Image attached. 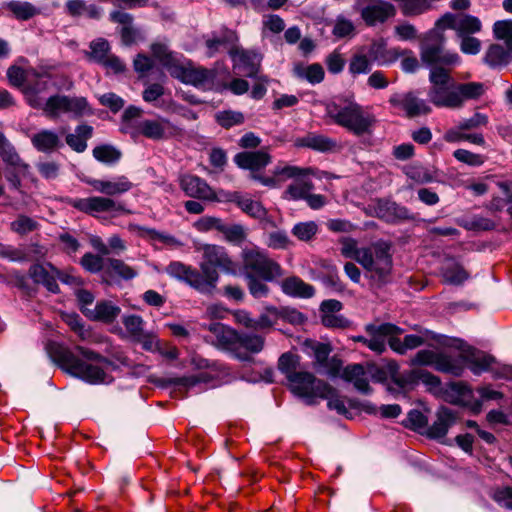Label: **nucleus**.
<instances>
[{
	"instance_id": "nucleus-38",
	"label": "nucleus",
	"mask_w": 512,
	"mask_h": 512,
	"mask_svg": "<svg viewBox=\"0 0 512 512\" xmlns=\"http://www.w3.org/2000/svg\"><path fill=\"white\" fill-rule=\"evenodd\" d=\"M208 330L216 337L218 345L222 348H230L237 343L238 332L222 323H212Z\"/></svg>"
},
{
	"instance_id": "nucleus-19",
	"label": "nucleus",
	"mask_w": 512,
	"mask_h": 512,
	"mask_svg": "<svg viewBox=\"0 0 512 512\" xmlns=\"http://www.w3.org/2000/svg\"><path fill=\"white\" fill-rule=\"evenodd\" d=\"M378 369L374 365L363 366L361 364L348 365L342 372V377L353 383L354 387L361 393L368 394L371 392L369 385L370 379L381 380L377 377Z\"/></svg>"
},
{
	"instance_id": "nucleus-46",
	"label": "nucleus",
	"mask_w": 512,
	"mask_h": 512,
	"mask_svg": "<svg viewBox=\"0 0 512 512\" xmlns=\"http://www.w3.org/2000/svg\"><path fill=\"white\" fill-rule=\"evenodd\" d=\"M236 204L243 212L256 219H263L266 216V209L258 201L251 199L248 196L239 195Z\"/></svg>"
},
{
	"instance_id": "nucleus-58",
	"label": "nucleus",
	"mask_w": 512,
	"mask_h": 512,
	"mask_svg": "<svg viewBox=\"0 0 512 512\" xmlns=\"http://www.w3.org/2000/svg\"><path fill=\"white\" fill-rule=\"evenodd\" d=\"M394 34L400 41H413L418 39L416 27L409 22H402L394 27Z\"/></svg>"
},
{
	"instance_id": "nucleus-11",
	"label": "nucleus",
	"mask_w": 512,
	"mask_h": 512,
	"mask_svg": "<svg viewBox=\"0 0 512 512\" xmlns=\"http://www.w3.org/2000/svg\"><path fill=\"white\" fill-rule=\"evenodd\" d=\"M45 115L51 118H57L61 114L82 115L87 109V101L83 97H68L64 95H53L47 98L44 105L40 108Z\"/></svg>"
},
{
	"instance_id": "nucleus-22",
	"label": "nucleus",
	"mask_w": 512,
	"mask_h": 512,
	"mask_svg": "<svg viewBox=\"0 0 512 512\" xmlns=\"http://www.w3.org/2000/svg\"><path fill=\"white\" fill-rule=\"evenodd\" d=\"M301 350L306 355L313 357L315 368L321 374L334 375L336 369H328L327 361L331 352V347L327 343H322L314 339H305L301 343Z\"/></svg>"
},
{
	"instance_id": "nucleus-44",
	"label": "nucleus",
	"mask_w": 512,
	"mask_h": 512,
	"mask_svg": "<svg viewBox=\"0 0 512 512\" xmlns=\"http://www.w3.org/2000/svg\"><path fill=\"white\" fill-rule=\"evenodd\" d=\"M0 156L7 166L14 168L18 172H24L27 170V165L23 163L8 140L0 145Z\"/></svg>"
},
{
	"instance_id": "nucleus-24",
	"label": "nucleus",
	"mask_w": 512,
	"mask_h": 512,
	"mask_svg": "<svg viewBox=\"0 0 512 512\" xmlns=\"http://www.w3.org/2000/svg\"><path fill=\"white\" fill-rule=\"evenodd\" d=\"M305 174V170H302L296 166L277 165L272 170V176L270 177H263L260 175H253L252 177L264 186L276 188L288 179L295 180L299 176H304Z\"/></svg>"
},
{
	"instance_id": "nucleus-12",
	"label": "nucleus",
	"mask_w": 512,
	"mask_h": 512,
	"mask_svg": "<svg viewBox=\"0 0 512 512\" xmlns=\"http://www.w3.org/2000/svg\"><path fill=\"white\" fill-rule=\"evenodd\" d=\"M367 336H355L353 340L363 343L371 351L381 354L386 350V343L389 336L397 335L402 330L390 323L367 324L365 326Z\"/></svg>"
},
{
	"instance_id": "nucleus-1",
	"label": "nucleus",
	"mask_w": 512,
	"mask_h": 512,
	"mask_svg": "<svg viewBox=\"0 0 512 512\" xmlns=\"http://www.w3.org/2000/svg\"><path fill=\"white\" fill-rule=\"evenodd\" d=\"M56 361L66 373L92 385L111 383V373L117 368L109 359L79 345L73 350L59 349Z\"/></svg>"
},
{
	"instance_id": "nucleus-39",
	"label": "nucleus",
	"mask_w": 512,
	"mask_h": 512,
	"mask_svg": "<svg viewBox=\"0 0 512 512\" xmlns=\"http://www.w3.org/2000/svg\"><path fill=\"white\" fill-rule=\"evenodd\" d=\"M111 17L114 21L123 25L121 29V39L125 45H131L138 39L139 33L132 26V16L128 13L113 12Z\"/></svg>"
},
{
	"instance_id": "nucleus-32",
	"label": "nucleus",
	"mask_w": 512,
	"mask_h": 512,
	"mask_svg": "<svg viewBox=\"0 0 512 512\" xmlns=\"http://www.w3.org/2000/svg\"><path fill=\"white\" fill-rule=\"evenodd\" d=\"M120 313V308L111 301L98 302L94 308H85L84 314L91 320L112 322Z\"/></svg>"
},
{
	"instance_id": "nucleus-41",
	"label": "nucleus",
	"mask_w": 512,
	"mask_h": 512,
	"mask_svg": "<svg viewBox=\"0 0 512 512\" xmlns=\"http://www.w3.org/2000/svg\"><path fill=\"white\" fill-rule=\"evenodd\" d=\"M456 89V94L459 99L457 109L461 108L468 100H475L480 98L485 92L484 84L479 82H469L463 84L457 83Z\"/></svg>"
},
{
	"instance_id": "nucleus-18",
	"label": "nucleus",
	"mask_w": 512,
	"mask_h": 512,
	"mask_svg": "<svg viewBox=\"0 0 512 512\" xmlns=\"http://www.w3.org/2000/svg\"><path fill=\"white\" fill-rule=\"evenodd\" d=\"M234 70L241 75L254 78L257 77L262 56L252 50H245L240 47H233L229 50Z\"/></svg>"
},
{
	"instance_id": "nucleus-54",
	"label": "nucleus",
	"mask_w": 512,
	"mask_h": 512,
	"mask_svg": "<svg viewBox=\"0 0 512 512\" xmlns=\"http://www.w3.org/2000/svg\"><path fill=\"white\" fill-rule=\"evenodd\" d=\"M318 226L313 221L300 222L294 225L292 233L301 241H309L317 233Z\"/></svg>"
},
{
	"instance_id": "nucleus-29",
	"label": "nucleus",
	"mask_w": 512,
	"mask_h": 512,
	"mask_svg": "<svg viewBox=\"0 0 512 512\" xmlns=\"http://www.w3.org/2000/svg\"><path fill=\"white\" fill-rule=\"evenodd\" d=\"M455 413L446 407H441L436 414V420L429 427L427 434L434 439H440L446 436L449 428L455 423Z\"/></svg>"
},
{
	"instance_id": "nucleus-34",
	"label": "nucleus",
	"mask_w": 512,
	"mask_h": 512,
	"mask_svg": "<svg viewBox=\"0 0 512 512\" xmlns=\"http://www.w3.org/2000/svg\"><path fill=\"white\" fill-rule=\"evenodd\" d=\"M93 128L89 125H79L74 132L65 137L66 144L75 152L82 153L87 149V141L92 137Z\"/></svg>"
},
{
	"instance_id": "nucleus-57",
	"label": "nucleus",
	"mask_w": 512,
	"mask_h": 512,
	"mask_svg": "<svg viewBox=\"0 0 512 512\" xmlns=\"http://www.w3.org/2000/svg\"><path fill=\"white\" fill-rule=\"evenodd\" d=\"M453 156L459 162L467 164L472 167L481 166L485 162L484 156L473 153L466 149H457L453 152Z\"/></svg>"
},
{
	"instance_id": "nucleus-49",
	"label": "nucleus",
	"mask_w": 512,
	"mask_h": 512,
	"mask_svg": "<svg viewBox=\"0 0 512 512\" xmlns=\"http://www.w3.org/2000/svg\"><path fill=\"white\" fill-rule=\"evenodd\" d=\"M493 34L496 39L503 40L512 52V20H499L493 25Z\"/></svg>"
},
{
	"instance_id": "nucleus-14",
	"label": "nucleus",
	"mask_w": 512,
	"mask_h": 512,
	"mask_svg": "<svg viewBox=\"0 0 512 512\" xmlns=\"http://www.w3.org/2000/svg\"><path fill=\"white\" fill-rule=\"evenodd\" d=\"M55 86L56 83L50 74L35 71L31 77V82L29 81L23 88V94L31 107L40 109L47 100L46 94Z\"/></svg>"
},
{
	"instance_id": "nucleus-13",
	"label": "nucleus",
	"mask_w": 512,
	"mask_h": 512,
	"mask_svg": "<svg viewBox=\"0 0 512 512\" xmlns=\"http://www.w3.org/2000/svg\"><path fill=\"white\" fill-rule=\"evenodd\" d=\"M438 25L445 30H454L457 37L476 35L483 28L478 17L467 13H445L438 19Z\"/></svg>"
},
{
	"instance_id": "nucleus-6",
	"label": "nucleus",
	"mask_w": 512,
	"mask_h": 512,
	"mask_svg": "<svg viewBox=\"0 0 512 512\" xmlns=\"http://www.w3.org/2000/svg\"><path fill=\"white\" fill-rule=\"evenodd\" d=\"M445 29L438 25V20L432 29L427 31L420 41V59L421 61L434 68H443L446 66H458L461 64V57L455 51L445 49L446 37Z\"/></svg>"
},
{
	"instance_id": "nucleus-43",
	"label": "nucleus",
	"mask_w": 512,
	"mask_h": 512,
	"mask_svg": "<svg viewBox=\"0 0 512 512\" xmlns=\"http://www.w3.org/2000/svg\"><path fill=\"white\" fill-rule=\"evenodd\" d=\"M393 336H389L387 342L391 349L399 354H404L407 350L417 348L424 343V339L419 335H406L403 341Z\"/></svg>"
},
{
	"instance_id": "nucleus-61",
	"label": "nucleus",
	"mask_w": 512,
	"mask_h": 512,
	"mask_svg": "<svg viewBox=\"0 0 512 512\" xmlns=\"http://www.w3.org/2000/svg\"><path fill=\"white\" fill-rule=\"evenodd\" d=\"M279 318V311L275 307H268L266 313H263L255 320L254 329H265L275 325L276 320Z\"/></svg>"
},
{
	"instance_id": "nucleus-23",
	"label": "nucleus",
	"mask_w": 512,
	"mask_h": 512,
	"mask_svg": "<svg viewBox=\"0 0 512 512\" xmlns=\"http://www.w3.org/2000/svg\"><path fill=\"white\" fill-rule=\"evenodd\" d=\"M390 103L402 109L408 117H417L431 112L425 100L416 97L413 93L394 94L390 98Z\"/></svg>"
},
{
	"instance_id": "nucleus-35",
	"label": "nucleus",
	"mask_w": 512,
	"mask_h": 512,
	"mask_svg": "<svg viewBox=\"0 0 512 512\" xmlns=\"http://www.w3.org/2000/svg\"><path fill=\"white\" fill-rule=\"evenodd\" d=\"M151 52L155 59L168 70L170 75L181 62L177 54L172 53L165 43L157 42L151 45Z\"/></svg>"
},
{
	"instance_id": "nucleus-60",
	"label": "nucleus",
	"mask_w": 512,
	"mask_h": 512,
	"mask_svg": "<svg viewBox=\"0 0 512 512\" xmlns=\"http://www.w3.org/2000/svg\"><path fill=\"white\" fill-rule=\"evenodd\" d=\"M109 269L125 280H130L137 275V272L132 267L118 259H109Z\"/></svg>"
},
{
	"instance_id": "nucleus-36",
	"label": "nucleus",
	"mask_w": 512,
	"mask_h": 512,
	"mask_svg": "<svg viewBox=\"0 0 512 512\" xmlns=\"http://www.w3.org/2000/svg\"><path fill=\"white\" fill-rule=\"evenodd\" d=\"M297 145L301 147H308L320 152H327L334 150L337 147V142L327 136L310 133L305 137L298 139Z\"/></svg>"
},
{
	"instance_id": "nucleus-45",
	"label": "nucleus",
	"mask_w": 512,
	"mask_h": 512,
	"mask_svg": "<svg viewBox=\"0 0 512 512\" xmlns=\"http://www.w3.org/2000/svg\"><path fill=\"white\" fill-rule=\"evenodd\" d=\"M236 344L252 354H258L264 348L265 338L255 333H238Z\"/></svg>"
},
{
	"instance_id": "nucleus-37",
	"label": "nucleus",
	"mask_w": 512,
	"mask_h": 512,
	"mask_svg": "<svg viewBox=\"0 0 512 512\" xmlns=\"http://www.w3.org/2000/svg\"><path fill=\"white\" fill-rule=\"evenodd\" d=\"M313 189L312 182L299 176L287 187L283 193V198L286 200H305L309 192Z\"/></svg>"
},
{
	"instance_id": "nucleus-7",
	"label": "nucleus",
	"mask_w": 512,
	"mask_h": 512,
	"mask_svg": "<svg viewBox=\"0 0 512 512\" xmlns=\"http://www.w3.org/2000/svg\"><path fill=\"white\" fill-rule=\"evenodd\" d=\"M197 250L202 253L200 273L206 285V294H212L219 279L217 268L227 274H235V265L222 246L203 244Z\"/></svg>"
},
{
	"instance_id": "nucleus-25",
	"label": "nucleus",
	"mask_w": 512,
	"mask_h": 512,
	"mask_svg": "<svg viewBox=\"0 0 512 512\" xmlns=\"http://www.w3.org/2000/svg\"><path fill=\"white\" fill-rule=\"evenodd\" d=\"M234 162L242 169L256 172L265 168L271 162V156L265 149L245 151L236 154Z\"/></svg>"
},
{
	"instance_id": "nucleus-53",
	"label": "nucleus",
	"mask_w": 512,
	"mask_h": 512,
	"mask_svg": "<svg viewBox=\"0 0 512 512\" xmlns=\"http://www.w3.org/2000/svg\"><path fill=\"white\" fill-rule=\"evenodd\" d=\"M354 31L355 26L351 20L343 16L336 18L332 29V34L336 39L351 37L354 35Z\"/></svg>"
},
{
	"instance_id": "nucleus-59",
	"label": "nucleus",
	"mask_w": 512,
	"mask_h": 512,
	"mask_svg": "<svg viewBox=\"0 0 512 512\" xmlns=\"http://www.w3.org/2000/svg\"><path fill=\"white\" fill-rule=\"evenodd\" d=\"M90 49V58L95 62L101 63L108 56L109 43L105 39L99 38L91 42Z\"/></svg>"
},
{
	"instance_id": "nucleus-50",
	"label": "nucleus",
	"mask_w": 512,
	"mask_h": 512,
	"mask_svg": "<svg viewBox=\"0 0 512 512\" xmlns=\"http://www.w3.org/2000/svg\"><path fill=\"white\" fill-rule=\"evenodd\" d=\"M499 188L501 189L505 199L494 198L491 202V207L495 210H503L507 204H509L507 211L512 217V183L510 182H499Z\"/></svg>"
},
{
	"instance_id": "nucleus-15",
	"label": "nucleus",
	"mask_w": 512,
	"mask_h": 512,
	"mask_svg": "<svg viewBox=\"0 0 512 512\" xmlns=\"http://www.w3.org/2000/svg\"><path fill=\"white\" fill-rule=\"evenodd\" d=\"M357 4L362 5L361 18L368 26L383 24L397 13L395 5L386 0H358Z\"/></svg>"
},
{
	"instance_id": "nucleus-21",
	"label": "nucleus",
	"mask_w": 512,
	"mask_h": 512,
	"mask_svg": "<svg viewBox=\"0 0 512 512\" xmlns=\"http://www.w3.org/2000/svg\"><path fill=\"white\" fill-rule=\"evenodd\" d=\"M165 271L169 276L185 282L202 294H206V285L202 281L200 271L197 269L182 262L173 261L166 267Z\"/></svg>"
},
{
	"instance_id": "nucleus-55",
	"label": "nucleus",
	"mask_w": 512,
	"mask_h": 512,
	"mask_svg": "<svg viewBox=\"0 0 512 512\" xmlns=\"http://www.w3.org/2000/svg\"><path fill=\"white\" fill-rule=\"evenodd\" d=\"M459 49L466 55H477L482 49V42L475 35L457 37Z\"/></svg>"
},
{
	"instance_id": "nucleus-10",
	"label": "nucleus",
	"mask_w": 512,
	"mask_h": 512,
	"mask_svg": "<svg viewBox=\"0 0 512 512\" xmlns=\"http://www.w3.org/2000/svg\"><path fill=\"white\" fill-rule=\"evenodd\" d=\"M70 205L81 212L91 215H96L98 213H110L116 216L129 212L126 210L122 202L102 196L75 198L70 200Z\"/></svg>"
},
{
	"instance_id": "nucleus-3",
	"label": "nucleus",
	"mask_w": 512,
	"mask_h": 512,
	"mask_svg": "<svg viewBox=\"0 0 512 512\" xmlns=\"http://www.w3.org/2000/svg\"><path fill=\"white\" fill-rule=\"evenodd\" d=\"M340 252L345 258L355 260L371 278L382 280L390 274L393 266L391 247L385 241H377L367 247H359L351 237L340 239Z\"/></svg>"
},
{
	"instance_id": "nucleus-48",
	"label": "nucleus",
	"mask_w": 512,
	"mask_h": 512,
	"mask_svg": "<svg viewBox=\"0 0 512 512\" xmlns=\"http://www.w3.org/2000/svg\"><path fill=\"white\" fill-rule=\"evenodd\" d=\"M93 156L99 162L114 164L119 161L121 153L111 145H101L93 149Z\"/></svg>"
},
{
	"instance_id": "nucleus-17",
	"label": "nucleus",
	"mask_w": 512,
	"mask_h": 512,
	"mask_svg": "<svg viewBox=\"0 0 512 512\" xmlns=\"http://www.w3.org/2000/svg\"><path fill=\"white\" fill-rule=\"evenodd\" d=\"M171 76L185 84H191L201 89H209L213 85L214 80V73L212 71L182 61L177 68L173 69Z\"/></svg>"
},
{
	"instance_id": "nucleus-52",
	"label": "nucleus",
	"mask_w": 512,
	"mask_h": 512,
	"mask_svg": "<svg viewBox=\"0 0 512 512\" xmlns=\"http://www.w3.org/2000/svg\"><path fill=\"white\" fill-rule=\"evenodd\" d=\"M8 8L20 20H28L37 13V9L28 2L12 1Z\"/></svg>"
},
{
	"instance_id": "nucleus-42",
	"label": "nucleus",
	"mask_w": 512,
	"mask_h": 512,
	"mask_svg": "<svg viewBox=\"0 0 512 512\" xmlns=\"http://www.w3.org/2000/svg\"><path fill=\"white\" fill-rule=\"evenodd\" d=\"M484 60L493 68L502 67L512 62V52L499 44H493L488 48Z\"/></svg>"
},
{
	"instance_id": "nucleus-31",
	"label": "nucleus",
	"mask_w": 512,
	"mask_h": 512,
	"mask_svg": "<svg viewBox=\"0 0 512 512\" xmlns=\"http://www.w3.org/2000/svg\"><path fill=\"white\" fill-rule=\"evenodd\" d=\"M280 286L282 292L291 297L310 298L315 293L313 286L305 283L303 280L296 276H291L284 279Z\"/></svg>"
},
{
	"instance_id": "nucleus-20",
	"label": "nucleus",
	"mask_w": 512,
	"mask_h": 512,
	"mask_svg": "<svg viewBox=\"0 0 512 512\" xmlns=\"http://www.w3.org/2000/svg\"><path fill=\"white\" fill-rule=\"evenodd\" d=\"M393 381L403 390L410 389L419 383H423L429 389L437 388L440 385L439 378L423 368H414L399 375H395L393 376Z\"/></svg>"
},
{
	"instance_id": "nucleus-62",
	"label": "nucleus",
	"mask_w": 512,
	"mask_h": 512,
	"mask_svg": "<svg viewBox=\"0 0 512 512\" xmlns=\"http://www.w3.org/2000/svg\"><path fill=\"white\" fill-rule=\"evenodd\" d=\"M37 222L27 216L21 215L11 223V228L18 234H27L37 229Z\"/></svg>"
},
{
	"instance_id": "nucleus-40",
	"label": "nucleus",
	"mask_w": 512,
	"mask_h": 512,
	"mask_svg": "<svg viewBox=\"0 0 512 512\" xmlns=\"http://www.w3.org/2000/svg\"><path fill=\"white\" fill-rule=\"evenodd\" d=\"M372 60L367 55L366 46L357 49L351 57L349 63V72L353 76L368 74L372 69Z\"/></svg>"
},
{
	"instance_id": "nucleus-47",
	"label": "nucleus",
	"mask_w": 512,
	"mask_h": 512,
	"mask_svg": "<svg viewBox=\"0 0 512 512\" xmlns=\"http://www.w3.org/2000/svg\"><path fill=\"white\" fill-rule=\"evenodd\" d=\"M35 71L34 70H24L18 66H12L7 71V77L12 86L20 88L23 91V88L31 82V77Z\"/></svg>"
},
{
	"instance_id": "nucleus-28",
	"label": "nucleus",
	"mask_w": 512,
	"mask_h": 512,
	"mask_svg": "<svg viewBox=\"0 0 512 512\" xmlns=\"http://www.w3.org/2000/svg\"><path fill=\"white\" fill-rule=\"evenodd\" d=\"M448 397L451 402L470 408L474 413L481 410L482 402L474 399L473 391L465 384L457 383L450 387Z\"/></svg>"
},
{
	"instance_id": "nucleus-26",
	"label": "nucleus",
	"mask_w": 512,
	"mask_h": 512,
	"mask_svg": "<svg viewBox=\"0 0 512 512\" xmlns=\"http://www.w3.org/2000/svg\"><path fill=\"white\" fill-rule=\"evenodd\" d=\"M87 183L97 192L109 196L121 195L133 187L132 182L126 176H117L107 180L92 179Z\"/></svg>"
},
{
	"instance_id": "nucleus-8",
	"label": "nucleus",
	"mask_w": 512,
	"mask_h": 512,
	"mask_svg": "<svg viewBox=\"0 0 512 512\" xmlns=\"http://www.w3.org/2000/svg\"><path fill=\"white\" fill-rule=\"evenodd\" d=\"M431 87L428 98L437 107L457 109L459 103L456 94L457 83L444 68H434L430 71Z\"/></svg>"
},
{
	"instance_id": "nucleus-51",
	"label": "nucleus",
	"mask_w": 512,
	"mask_h": 512,
	"mask_svg": "<svg viewBox=\"0 0 512 512\" xmlns=\"http://www.w3.org/2000/svg\"><path fill=\"white\" fill-rule=\"evenodd\" d=\"M215 118L218 124L224 128H230L244 122V115L239 111L233 110L220 111L216 114Z\"/></svg>"
},
{
	"instance_id": "nucleus-2",
	"label": "nucleus",
	"mask_w": 512,
	"mask_h": 512,
	"mask_svg": "<svg viewBox=\"0 0 512 512\" xmlns=\"http://www.w3.org/2000/svg\"><path fill=\"white\" fill-rule=\"evenodd\" d=\"M456 347L460 350L458 356H451L446 353H435L430 350H421L417 352L411 360L413 365H430L437 371L448 373L454 376H460L467 366L475 375H480L487 371L493 358L483 351H479L470 346L464 345L460 340L454 341Z\"/></svg>"
},
{
	"instance_id": "nucleus-64",
	"label": "nucleus",
	"mask_w": 512,
	"mask_h": 512,
	"mask_svg": "<svg viewBox=\"0 0 512 512\" xmlns=\"http://www.w3.org/2000/svg\"><path fill=\"white\" fill-rule=\"evenodd\" d=\"M136 340L141 344L144 350L152 353H157L162 342L156 334L151 332H144Z\"/></svg>"
},
{
	"instance_id": "nucleus-33",
	"label": "nucleus",
	"mask_w": 512,
	"mask_h": 512,
	"mask_svg": "<svg viewBox=\"0 0 512 512\" xmlns=\"http://www.w3.org/2000/svg\"><path fill=\"white\" fill-rule=\"evenodd\" d=\"M33 146L41 152H51L63 146L60 136L48 129H43L31 138Z\"/></svg>"
},
{
	"instance_id": "nucleus-4",
	"label": "nucleus",
	"mask_w": 512,
	"mask_h": 512,
	"mask_svg": "<svg viewBox=\"0 0 512 512\" xmlns=\"http://www.w3.org/2000/svg\"><path fill=\"white\" fill-rule=\"evenodd\" d=\"M278 369L285 375L291 391L304 399L328 397V385L315 376L302 370L300 357L292 352L282 354L278 360Z\"/></svg>"
},
{
	"instance_id": "nucleus-5",
	"label": "nucleus",
	"mask_w": 512,
	"mask_h": 512,
	"mask_svg": "<svg viewBox=\"0 0 512 512\" xmlns=\"http://www.w3.org/2000/svg\"><path fill=\"white\" fill-rule=\"evenodd\" d=\"M325 111L335 124L356 136L369 134L374 116L349 97H337L325 104Z\"/></svg>"
},
{
	"instance_id": "nucleus-56",
	"label": "nucleus",
	"mask_w": 512,
	"mask_h": 512,
	"mask_svg": "<svg viewBox=\"0 0 512 512\" xmlns=\"http://www.w3.org/2000/svg\"><path fill=\"white\" fill-rule=\"evenodd\" d=\"M298 75L305 78L311 84H317L323 80L324 70L320 64H311L298 68Z\"/></svg>"
},
{
	"instance_id": "nucleus-16",
	"label": "nucleus",
	"mask_w": 512,
	"mask_h": 512,
	"mask_svg": "<svg viewBox=\"0 0 512 512\" xmlns=\"http://www.w3.org/2000/svg\"><path fill=\"white\" fill-rule=\"evenodd\" d=\"M177 127L165 118L143 119L130 131L133 138L143 135L152 140L167 139L177 134Z\"/></svg>"
},
{
	"instance_id": "nucleus-30",
	"label": "nucleus",
	"mask_w": 512,
	"mask_h": 512,
	"mask_svg": "<svg viewBox=\"0 0 512 512\" xmlns=\"http://www.w3.org/2000/svg\"><path fill=\"white\" fill-rule=\"evenodd\" d=\"M441 276L445 283L461 285L468 280L470 275L457 260L448 258L442 263Z\"/></svg>"
},
{
	"instance_id": "nucleus-9",
	"label": "nucleus",
	"mask_w": 512,
	"mask_h": 512,
	"mask_svg": "<svg viewBox=\"0 0 512 512\" xmlns=\"http://www.w3.org/2000/svg\"><path fill=\"white\" fill-rule=\"evenodd\" d=\"M242 259L244 276L253 275L266 281H273L283 275L280 265L259 247L244 249Z\"/></svg>"
},
{
	"instance_id": "nucleus-27",
	"label": "nucleus",
	"mask_w": 512,
	"mask_h": 512,
	"mask_svg": "<svg viewBox=\"0 0 512 512\" xmlns=\"http://www.w3.org/2000/svg\"><path fill=\"white\" fill-rule=\"evenodd\" d=\"M180 185L185 194L189 197L206 200L214 198V190L205 180L195 175H184L180 179Z\"/></svg>"
},
{
	"instance_id": "nucleus-63",
	"label": "nucleus",
	"mask_w": 512,
	"mask_h": 512,
	"mask_svg": "<svg viewBox=\"0 0 512 512\" xmlns=\"http://www.w3.org/2000/svg\"><path fill=\"white\" fill-rule=\"evenodd\" d=\"M123 324L127 331L137 339L143 332V319L138 315H129L123 318Z\"/></svg>"
}]
</instances>
